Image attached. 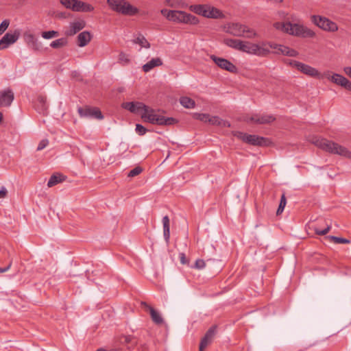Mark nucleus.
I'll use <instances>...</instances> for the list:
<instances>
[{
    "instance_id": "1",
    "label": "nucleus",
    "mask_w": 351,
    "mask_h": 351,
    "mask_svg": "<svg viewBox=\"0 0 351 351\" xmlns=\"http://www.w3.org/2000/svg\"><path fill=\"white\" fill-rule=\"evenodd\" d=\"M274 27L276 29L295 36L313 38L315 36L314 31L302 24L276 22L274 24Z\"/></svg>"
},
{
    "instance_id": "2",
    "label": "nucleus",
    "mask_w": 351,
    "mask_h": 351,
    "mask_svg": "<svg viewBox=\"0 0 351 351\" xmlns=\"http://www.w3.org/2000/svg\"><path fill=\"white\" fill-rule=\"evenodd\" d=\"M160 12L168 21L173 23L193 25H197L199 23L197 16L184 11L162 9Z\"/></svg>"
},
{
    "instance_id": "3",
    "label": "nucleus",
    "mask_w": 351,
    "mask_h": 351,
    "mask_svg": "<svg viewBox=\"0 0 351 351\" xmlns=\"http://www.w3.org/2000/svg\"><path fill=\"white\" fill-rule=\"evenodd\" d=\"M226 33L236 36L253 39L258 37V34L254 28L240 23H228L224 26Z\"/></svg>"
},
{
    "instance_id": "4",
    "label": "nucleus",
    "mask_w": 351,
    "mask_h": 351,
    "mask_svg": "<svg viewBox=\"0 0 351 351\" xmlns=\"http://www.w3.org/2000/svg\"><path fill=\"white\" fill-rule=\"evenodd\" d=\"M313 143L326 152L351 159V152L335 142L325 138H317Z\"/></svg>"
},
{
    "instance_id": "5",
    "label": "nucleus",
    "mask_w": 351,
    "mask_h": 351,
    "mask_svg": "<svg viewBox=\"0 0 351 351\" xmlns=\"http://www.w3.org/2000/svg\"><path fill=\"white\" fill-rule=\"evenodd\" d=\"M189 10L196 14L208 19H224L225 15L221 10L210 4H195L189 7Z\"/></svg>"
},
{
    "instance_id": "6",
    "label": "nucleus",
    "mask_w": 351,
    "mask_h": 351,
    "mask_svg": "<svg viewBox=\"0 0 351 351\" xmlns=\"http://www.w3.org/2000/svg\"><path fill=\"white\" fill-rule=\"evenodd\" d=\"M141 118L145 121L160 125H171L177 122L176 120L172 117H165L162 115L158 114L155 110L147 106H146V108L142 112Z\"/></svg>"
},
{
    "instance_id": "7",
    "label": "nucleus",
    "mask_w": 351,
    "mask_h": 351,
    "mask_svg": "<svg viewBox=\"0 0 351 351\" xmlns=\"http://www.w3.org/2000/svg\"><path fill=\"white\" fill-rule=\"evenodd\" d=\"M223 44L235 50L254 56V43L237 38H224Z\"/></svg>"
},
{
    "instance_id": "8",
    "label": "nucleus",
    "mask_w": 351,
    "mask_h": 351,
    "mask_svg": "<svg viewBox=\"0 0 351 351\" xmlns=\"http://www.w3.org/2000/svg\"><path fill=\"white\" fill-rule=\"evenodd\" d=\"M107 3L113 11L123 15L133 16L138 12V8L125 0H107Z\"/></svg>"
},
{
    "instance_id": "9",
    "label": "nucleus",
    "mask_w": 351,
    "mask_h": 351,
    "mask_svg": "<svg viewBox=\"0 0 351 351\" xmlns=\"http://www.w3.org/2000/svg\"><path fill=\"white\" fill-rule=\"evenodd\" d=\"M311 21L315 25L324 31L335 32L338 30L337 24L326 17L313 15Z\"/></svg>"
},
{
    "instance_id": "10",
    "label": "nucleus",
    "mask_w": 351,
    "mask_h": 351,
    "mask_svg": "<svg viewBox=\"0 0 351 351\" xmlns=\"http://www.w3.org/2000/svg\"><path fill=\"white\" fill-rule=\"evenodd\" d=\"M280 46V45L279 44L269 41H262L258 43H254V56L265 57L271 53L270 49L278 51Z\"/></svg>"
},
{
    "instance_id": "11",
    "label": "nucleus",
    "mask_w": 351,
    "mask_h": 351,
    "mask_svg": "<svg viewBox=\"0 0 351 351\" xmlns=\"http://www.w3.org/2000/svg\"><path fill=\"white\" fill-rule=\"evenodd\" d=\"M234 135L243 142L252 145L264 146L269 143V139L254 134H247L238 132Z\"/></svg>"
},
{
    "instance_id": "12",
    "label": "nucleus",
    "mask_w": 351,
    "mask_h": 351,
    "mask_svg": "<svg viewBox=\"0 0 351 351\" xmlns=\"http://www.w3.org/2000/svg\"><path fill=\"white\" fill-rule=\"evenodd\" d=\"M23 39L27 47L34 51H41L43 50L42 43L34 34L25 32L23 34Z\"/></svg>"
},
{
    "instance_id": "13",
    "label": "nucleus",
    "mask_w": 351,
    "mask_h": 351,
    "mask_svg": "<svg viewBox=\"0 0 351 351\" xmlns=\"http://www.w3.org/2000/svg\"><path fill=\"white\" fill-rule=\"evenodd\" d=\"M210 58L220 69L232 73L238 72L237 67L228 60L217 57L215 55H211Z\"/></svg>"
},
{
    "instance_id": "14",
    "label": "nucleus",
    "mask_w": 351,
    "mask_h": 351,
    "mask_svg": "<svg viewBox=\"0 0 351 351\" xmlns=\"http://www.w3.org/2000/svg\"><path fill=\"white\" fill-rule=\"evenodd\" d=\"M20 36V32L15 30L13 33H6L0 40V50L7 49L10 45L15 43Z\"/></svg>"
},
{
    "instance_id": "15",
    "label": "nucleus",
    "mask_w": 351,
    "mask_h": 351,
    "mask_svg": "<svg viewBox=\"0 0 351 351\" xmlns=\"http://www.w3.org/2000/svg\"><path fill=\"white\" fill-rule=\"evenodd\" d=\"M77 112L81 117H94L99 120L104 119L101 112L97 108L80 107L77 109Z\"/></svg>"
},
{
    "instance_id": "16",
    "label": "nucleus",
    "mask_w": 351,
    "mask_h": 351,
    "mask_svg": "<svg viewBox=\"0 0 351 351\" xmlns=\"http://www.w3.org/2000/svg\"><path fill=\"white\" fill-rule=\"evenodd\" d=\"M14 100V93L10 88L0 91V107H8Z\"/></svg>"
},
{
    "instance_id": "17",
    "label": "nucleus",
    "mask_w": 351,
    "mask_h": 351,
    "mask_svg": "<svg viewBox=\"0 0 351 351\" xmlns=\"http://www.w3.org/2000/svg\"><path fill=\"white\" fill-rule=\"evenodd\" d=\"M276 118L271 114H255L247 118V122H253L257 124H267L275 121Z\"/></svg>"
},
{
    "instance_id": "18",
    "label": "nucleus",
    "mask_w": 351,
    "mask_h": 351,
    "mask_svg": "<svg viewBox=\"0 0 351 351\" xmlns=\"http://www.w3.org/2000/svg\"><path fill=\"white\" fill-rule=\"evenodd\" d=\"M122 107L129 110L130 112L141 114L142 112L144 111L145 108H146V105L142 102L131 101L123 103L122 104Z\"/></svg>"
},
{
    "instance_id": "19",
    "label": "nucleus",
    "mask_w": 351,
    "mask_h": 351,
    "mask_svg": "<svg viewBox=\"0 0 351 351\" xmlns=\"http://www.w3.org/2000/svg\"><path fill=\"white\" fill-rule=\"evenodd\" d=\"M331 82L351 91V82L340 74L332 73L331 75Z\"/></svg>"
},
{
    "instance_id": "20",
    "label": "nucleus",
    "mask_w": 351,
    "mask_h": 351,
    "mask_svg": "<svg viewBox=\"0 0 351 351\" xmlns=\"http://www.w3.org/2000/svg\"><path fill=\"white\" fill-rule=\"evenodd\" d=\"M86 25L84 20L75 21L70 23L69 29L65 32V34L68 36H71L82 30Z\"/></svg>"
},
{
    "instance_id": "21",
    "label": "nucleus",
    "mask_w": 351,
    "mask_h": 351,
    "mask_svg": "<svg viewBox=\"0 0 351 351\" xmlns=\"http://www.w3.org/2000/svg\"><path fill=\"white\" fill-rule=\"evenodd\" d=\"M216 328L217 327L213 326L206 332L204 337L202 339L199 344L201 349L206 348L209 344L212 343L215 335Z\"/></svg>"
},
{
    "instance_id": "22",
    "label": "nucleus",
    "mask_w": 351,
    "mask_h": 351,
    "mask_svg": "<svg viewBox=\"0 0 351 351\" xmlns=\"http://www.w3.org/2000/svg\"><path fill=\"white\" fill-rule=\"evenodd\" d=\"M298 70L302 73L311 77L316 78V76L319 75V71L317 69L302 62L300 63Z\"/></svg>"
},
{
    "instance_id": "23",
    "label": "nucleus",
    "mask_w": 351,
    "mask_h": 351,
    "mask_svg": "<svg viewBox=\"0 0 351 351\" xmlns=\"http://www.w3.org/2000/svg\"><path fill=\"white\" fill-rule=\"evenodd\" d=\"M330 224L326 223L325 220H321L319 223L312 226V229L318 235H326L330 230Z\"/></svg>"
},
{
    "instance_id": "24",
    "label": "nucleus",
    "mask_w": 351,
    "mask_h": 351,
    "mask_svg": "<svg viewBox=\"0 0 351 351\" xmlns=\"http://www.w3.org/2000/svg\"><path fill=\"white\" fill-rule=\"evenodd\" d=\"M273 53L275 54H280L289 57H297L299 54V53L296 50L283 45H280V47H278V51H273Z\"/></svg>"
},
{
    "instance_id": "25",
    "label": "nucleus",
    "mask_w": 351,
    "mask_h": 351,
    "mask_svg": "<svg viewBox=\"0 0 351 351\" xmlns=\"http://www.w3.org/2000/svg\"><path fill=\"white\" fill-rule=\"evenodd\" d=\"M162 60L160 58H152L151 60L143 64L142 66L143 71L145 73L149 72L155 67L162 65Z\"/></svg>"
},
{
    "instance_id": "26",
    "label": "nucleus",
    "mask_w": 351,
    "mask_h": 351,
    "mask_svg": "<svg viewBox=\"0 0 351 351\" xmlns=\"http://www.w3.org/2000/svg\"><path fill=\"white\" fill-rule=\"evenodd\" d=\"M141 304L149 309L152 319L154 323L156 324H161L163 323V319L158 311L149 306L146 302H142Z\"/></svg>"
},
{
    "instance_id": "27",
    "label": "nucleus",
    "mask_w": 351,
    "mask_h": 351,
    "mask_svg": "<svg viewBox=\"0 0 351 351\" xmlns=\"http://www.w3.org/2000/svg\"><path fill=\"white\" fill-rule=\"evenodd\" d=\"M77 45L80 47H85L90 41L92 36L89 32L84 31L77 36Z\"/></svg>"
},
{
    "instance_id": "28",
    "label": "nucleus",
    "mask_w": 351,
    "mask_h": 351,
    "mask_svg": "<svg viewBox=\"0 0 351 351\" xmlns=\"http://www.w3.org/2000/svg\"><path fill=\"white\" fill-rule=\"evenodd\" d=\"M208 123L213 125H218L220 127H230V123L225 120H223L220 119L217 116H209V118L208 119Z\"/></svg>"
},
{
    "instance_id": "29",
    "label": "nucleus",
    "mask_w": 351,
    "mask_h": 351,
    "mask_svg": "<svg viewBox=\"0 0 351 351\" xmlns=\"http://www.w3.org/2000/svg\"><path fill=\"white\" fill-rule=\"evenodd\" d=\"M162 225H163V235L165 240L167 243L169 242L170 239V225H169V218L167 215L163 217L162 218Z\"/></svg>"
},
{
    "instance_id": "30",
    "label": "nucleus",
    "mask_w": 351,
    "mask_h": 351,
    "mask_svg": "<svg viewBox=\"0 0 351 351\" xmlns=\"http://www.w3.org/2000/svg\"><path fill=\"white\" fill-rule=\"evenodd\" d=\"M165 5L173 8H186L188 4L184 0H165Z\"/></svg>"
},
{
    "instance_id": "31",
    "label": "nucleus",
    "mask_w": 351,
    "mask_h": 351,
    "mask_svg": "<svg viewBox=\"0 0 351 351\" xmlns=\"http://www.w3.org/2000/svg\"><path fill=\"white\" fill-rule=\"evenodd\" d=\"M180 102L186 108H193L195 106V101L188 97H182L180 99Z\"/></svg>"
},
{
    "instance_id": "32",
    "label": "nucleus",
    "mask_w": 351,
    "mask_h": 351,
    "mask_svg": "<svg viewBox=\"0 0 351 351\" xmlns=\"http://www.w3.org/2000/svg\"><path fill=\"white\" fill-rule=\"evenodd\" d=\"M133 43L139 45L141 47H144L148 49L150 47L149 43L147 40V39L143 36L139 35L135 39L133 40Z\"/></svg>"
},
{
    "instance_id": "33",
    "label": "nucleus",
    "mask_w": 351,
    "mask_h": 351,
    "mask_svg": "<svg viewBox=\"0 0 351 351\" xmlns=\"http://www.w3.org/2000/svg\"><path fill=\"white\" fill-rule=\"evenodd\" d=\"M63 180H64V179L62 178V175H60V174L52 175L50 177V178L47 182V186L52 187V186L56 185L57 184L62 182Z\"/></svg>"
},
{
    "instance_id": "34",
    "label": "nucleus",
    "mask_w": 351,
    "mask_h": 351,
    "mask_svg": "<svg viewBox=\"0 0 351 351\" xmlns=\"http://www.w3.org/2000/svg\"><path fill=\"white\" fill-rule=\"evenodd\" d=\"M67 45V40L64 38H61L52 41L50 44V47L53 49H59Z\"/></svg>"
},
{
    "instance_id": "35",
    "label": "nucleus",
    "mask_w": 351,
    "mask_h": 351,
    "mask_svg": "<svg viewBox=\"0 0 351 351\" xmlns=\"http://www.w3.org/2000/svg\"><path fill=\"white\" fill-rule=\"evenodd\" d=\"M326 239L328 240L330 242H334L335 243H346V244H348V243H350V241L347 239L337 237H335V236H328V237H326Z\"/></svg>"
},
{
    "instance_id": "36",
    "label": "nucleus",
    "mask_w": 351,
    "mask_h": 351,
    "mask_svg": "<svg viewBox=\"0 0 351 351\" xmlns=\"http://www.w3.org/2000/svg\"><path fill=\"white\" fill-rule=\"evenodd\" d=\"M210 114L206 113H193V117L197 120H199L203 123H208V119Z\"/></svg>"
},
{
    "instance_id": "37",
    "label": "nucleus",
    "mask_w": 351,
    "mask_h": 351,
    "mask_svg": "<svg viewBox=\"0 0 351 351\" xmlns=\"http://www.w3.org/2000/svg\"><path fill=\"white\" fill-rule=\"evenodd\" d=\"M41 36L45 39H51L57 37L58 36V32L55 30L43 32H42Z\"/></svg>"
},
{
    "instance_id": "38",
    "label": "nucleus",
    "mask_w": 351,
    "mask_h": 351,
    "mask_svg": "<svg viewBox=\"0 0 351 351\" xmlns=\"http://www.w3.org/2000/svg\"><path fill=\"white\" fill-rule=\"evenodd\" d=\"M130 58L128 55L123 52H121L119 56V62L123 66L127 65L130 63Z\"/></svg>"
},
{
    "instance_id": "39",
    "label": "nucleus",
    "mask_w": 351,
    "mask_h": 351,
    "mask_svg": "<svg viewBox=\"0 0 351 351\" xmlns=\"http://www.w3.org/2000/svg\"><path fill=\"white\" fill-rule=\"evenodd\" d=\"M286 204H287V199H286V197H285V195L282 194V196H281V198H280V204H279L277 212H276L277 215H280V214H281L283 212L284 208H285V207L286 206Z\"/></svg>"
},
{
    "instance_id": "40",
    "label": "nucleus",
    "mask_w": 351,
    "mask_h": 351,
    "mask_svg": "<svg viewBox=\"0 0 351 351\" xmlns=\"http://www.w3.org/2000/svg\"><path fill=\"white\" fill-rule=\"evenodd\" d=\"M143 171V169L138 166L132 169L129 173L128 176V177H134L136 176L139 175Z\"/></svg>"
},
{
    "instance_id": "41",
    "label": "nucleus",
    "mask_w": 351,
    "mask_h": 351,
    "mask_svg": "<svg viewBox=\"0 0 351 351\" xmlns=\"http://www.w3.org/2000/svg\"><path fill=\"white\" fill-rule=\"evenodd\" d=\"M81 9L80 12H88L93 11L94 8L90 4L82 1Z\"/></svg>"
},
{
    "instance_id": "42",
    "label": "nucleus",
    "mask_w": 351,
    "mask_h": 351,
    "mask_svg": "<svg viewBox=\"0 0 351 351\" xmlns=\"http://www.w3.org/2000/svg\"><path fill=\"white\" fill-rule=\"evenodd\" d=\"M10 25V21L8 19L3 20L0 24V35L4 33V32L8 29Z\"/></svg>"
},
{
    "instance_id": "43",
    "label": "nucleus",
    "mask_w": 351,
    "mask_h": 351,
    "mask_svg": "<svg viewBox=\"0 0 351 351\" xmlns=\"http://www.w3.org/2000/svg\"><path fill=\"white\" fill-rule=\"evenodd\" d=\"M332 75V73L330 71H325L323 73H321L319 72V76H316V78L319 79V80L324 79V78H326V79H328V80H330L331 82V75Z\"/></svg>"
},
{
    "instance_id": "44",
    "label": "nucleus",
    "mask_w": 351,
    "mask_h": 351,
    "mask_svg": "<svg viewBox=\"0 0 351 351\" xmlns=\"http://www.w3.org/2000/svg\"><path fill=\"white\" fill-rule=\"evenodd\" d=\"M82 5V1L79 0H74L73 4H72V11L80 12Z\"/></svg>"
},
{
    "instance_id": "45",
    "label": "nucleus",
    "mask_w": 351,
    "mask_h": 351,
    "mask_svg": "<svg viewBox=\"0 0 351 351\" xmlns=\"http://www.w3.org/2000/svg\"><path fill=\"white\" fill-rule=\"evenodd\" d=\"M135 130L139 135H144L147 132V129L143 125L138 123L136 125Z\"/></svg>"
},
{
    "instance_id": "46",
    "label": "nucleus",
    "mask_w": 351,
    "mask_h": 351,
    "mask_svg": "<svg viewBox=\"0 0 351 351\" xmlns=\"http://www.w3.org/2000/svg\"><path fill=\"white\" fill-rule=\"evenodd\" d=\"M60 2L64 7L72 10V4H73L74 0H60Z\"/></svg>"
},
{
    "instance_id": "47",
    "label": "nucleus",
    "mask_w": 351,
    "mask_h": 351,
    "mask_svg": "<svg viewBox=\"0 0 351 351\" xmlns=\"http://www.w3.org/2000/svg\"><path fill=\"white\" fill-rule=\"evenodd\" d=\"M206 266V263L202 259H197L195 263V268L197 269H204Z\"/></svg>"
},
{
    "instance_id": "48",
    "label": "nucleus",
    "mask_w": 351,
    "mask_h": 351,
    "mask_svg": "<svg viewBox=\"0 0 351 351\" xmlns=\"http://www.w3.org/2000/svg\"><path fill=\"white\" fill-rule=\"evenodd\" d=\"M48 144H49V141L47 139H43L39 143L38 147H37V150L40 151V150L43 149L44 148H45L47 146Z\"/></svg>"
},
{
    "instance_id": "49",
    "label": "nucleus",
    "mask_w": 351,
    "mask_h": 351,
    "mask_svg": "<svg viewBox=\"0 0 351 351\" xmlns=\"http://www.w3.org/2000/svg\"><path fill=\"white\" fill-rule=\"evenodd\" d=\"M286 63L295 69H298V67L300 65L301 62L293 60H289L286 62Z\"/></svg>"
},
{
    "instance_id": "50",
    "label": "nucleus",
    "mask_w": 351,
    "mask_h": 351,
    "mask_svg": "<svg viewBox=\"0 0 351 351\" xmlns=\"http://www.w3.org/2000/svg\"><path fill=\"white\" fill-rule=\"evenodd\" d=\"M180 263L182 265H186V264H187L189 263V261L186 259V258L185 256V254L184 253H180Z\"/></svg>"
},
{
    "instance_id": "51",
    "label": "nucleus",
    "mask_w": 351,
    "mask_h": 351,
    "mask_svg": "<svg viewBox=\"0 0 351 351\" xmlns=\"http://www.w3.org/2000/svg\"><path fill=\"white\" fill-rule=\"evenodd\" d=\"M7 193H8L7 189L4 186H2L0 190V199L5 198L7 195Z\"/></svg>"
},
{
    "instance_id": "52",
    "label": "nucleus",
    "mask_w": 351,
    "mask_h": 351,
    "mask_svg": "<svg viewBox=\"0 0 351 351\" xmlns=\"http://www.w3.org/2000/svg\"><path fill=\"white\" fill-rule=\"evenodd\" d=\"M343 71L347 76L351 78V66H345Z\"/></svg>"
},
{
    "instance_id": "53",
    "label": "nucleus",
    "mask_w": 351,
    "mask_h": 351,
    "mask_svg": "<svg viewBox=\"0 0 351 351\" xmlns=\"http://www.w3.org/2000/svg\"><path fill=\"white\" fill-rule=\"evenodd\" d=\"M38 101L42 105L41 111L44 112L45 110H47V107L45 106V99L43 97H39Z\"/></svg>"
},
{
    "instance_id": "54",
    "label": "nucleus",
    "mask_w": 351,
    "mask_h": 351,
    "mask_svg": "<svg viewBox=\"0 0 351 351\" xmlns=\"http://www.w3.org/2000/svg\"><path fill=\"white\" fill-rule=\"evenodd\" d=\"M10 267V264L8 265L5 268H0V273H4L5 271H7Z\"/></svg>"
},
{
    "instance_id": "55",
    "label": "nucleus",
    "mask_w": 351,
    "mask_h": 351,
    "mask_svg": "<svg viewBox=\"0 0 351 351\" xmlns=\"http://www.w3.org/2000/svg\"><path fill=\"white\" fill-rule=\"evenodd\" d=\"M97 351H108V350H106L104 348H99V349L97 350Z\"/></svg>"
},
{
    "instance_id": "56",
    "label": "nucleus",
    "mask_w": 351,
    "mask_h": 351,
    "mask_svg": "<svg viewBox=\"0 0 351 351\" xmlns=\"http://www.w3.org/2000/svg\"><path fill=\"white\" fill-rule=\"evenodd\" d=\"M2 118H3V114L2 113L0 112V122L2 120Z\"/></svg>"
},
{
    "instance_id": "57",
    "label": "nucleus",
    "mask_w": 351,
    "mask_h": 351,
    "mask_svg": "<svg viewBox=\"0 0 351 351\" xmlns=\"http://www.w3.org/2000/svg\"><path fill=\"white\" fill-rule=\"evenodd\" d=\"M199 351H203V350H204V348H202V349H201V346H199Z\"/></svg>"
}]
</instances>
